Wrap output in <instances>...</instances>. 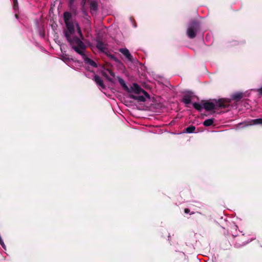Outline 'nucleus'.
<instances>
[{"label": "nucleus", "instance_id": "obj_1", "mask_svg": "<svg viewBox=\"0 0 262 262\" xmlns=\"http://www.w3.org/2000/svg\"><path fill=\"white\" fill-rule=\"evenodd\" d=\"M72 14L69 12H65L63 14V19L66 24L67 29L64 33L67 40L71 45L77 40L83 39L80 26L77 22H73L71 20Z\"/></svg>", "mask_w": 262, "mask_h": 262}, {"label": "nucleus", "instance_id": "obj_2", "mask_svg": "<svg viewBox=\"0 0 262 262\" xmlns=\"http://www.w3.org/2000/svg\"><path fill=\"white\" fill-rule=\"evenodd\" d=\"M126 92L134 93L135 95L130 94V98L139 102H145L147 99H149L148 94L136 83H134L129 88H128Z\"/></svg>", "mask_w": 262, "mask_h": 262}, {"label": "nucleus", "instance_id": "obj_3", "mask_svg": "<svg viewBox=\"0 0 262 262\" xmlns=\"http://www.w3.org/2000/svg\"><path fill=\"white\" fill-rule=\"evenodd\" d=\"M81 39H82L77 40L76 41L73 43L72 42L70 45L71 47L76 52L82 56L84 62L86 64L92 67L96 68L97 67V63L92 59L88 57L85 54V46Z\"/></svg>", "mask_w": 262, "mask_h": 262}, {"label": "nucleus", "instance_id": "obj_4", "mask_svg": "<svg viewBox=\"0 0 262 262\" xmlns=\"http://www.w3.org/2000/svg\"><path fill=\"white\" fill-rule=\"evenodd\" d=\"M230 101L226 99H213L203 103V108L206 111H212L218 108H227Z\"/></svg>", "mask_w": 262, "mask_h": 262}, {"label": "nucleus", "instance_id": "obj_5", "mask_svg": "<svg viewBox=\"0 0 262 262\" xmlns=\"http://www.w3.org/2000/svg\"><path fill=\"white\" fill-rule=\"evenodd\" d=\"M199 29V24L196 21H192L188 25L187 30V35L190 38H193L196 36V33Z\"/></svg>", "mask_w": 262, "mask_h": 262}, {"label": "nucleus", "instance_id": "obj_6", "mask_svg": "<svg viewBox=\"0 0 262 262\" xmlns=\"http://www.w3.org/2000/svg\"><path fill=\"white\" fill-rule=\"evenodd\" d=\"M242 125H243V126H248L253 125H262V118L251 119L238 124L239 126Z\"/></svg>", "mask_w": 262, "mask_h": 262}, {"label": "nucleus", "instance_id": "obj_7", "mask_svg": "<svg viewBox=\"0 0 262 262\" xmlns=\"http://www.w3.org/2000/svg\"><path fill=\"white\" fill-rule=\"evenodd\" d=\"M103 75L112 82L115 81V74L114 72L110 70H106L103 72Z\"/></svg>", "mask_w": 262, "mask_h": 262}, {"label": "nucleus", "instance_id": "obj_8", "mask_svg": "<svg viewBox=\"0 0 262 262\" xmlns=\"http://www.w3.org/2000/svg\"><path fill=\"white\" fill-rule=\"evenodd\" d=\"M192 93L191 92H188L183 96L182 101L186 104H190L192 99Z\"/></svg>", "mask_w": 262, "mask_h": 262}, {"label": "nucleus", "instance_id": "obj_9", "mask_svg": "<svg viewBox=\"0 0 262 262\" xmlns=\"http://www.w3.org/2000/svg\"><path fill=\"white\" fill-rule=\"evenodd\" d=\"M119 51L123 54L129 61H133V57L127 49L121 48Z\"/></svg>", "mask_w": 262, "mask_h": 262}, {"label": "nucleus", "instance_id": "obj_10", "mask_svg": "<svg viewBox=\"0 0 262 262\" xmlns=\"http://www.w3.org/2000/svg\"><path fill=\"white\" fill-rule=\"evenodd\" d=\"M98 4L97 2L92 1L90 3V10L92 14H96L97 11Z\"/></svg>", "mask_w": 262, "mask_h": 262}, {"label": "nucleus", "instance_id": "obj_11", "mask_svg": "<svg viewBox=\"0 0 262 262\" xmlns=\"http://www.w3.org/2000/svg\"><path fill=\"white\" fill-rule=\"evenodd\" d=\"M94 80L97 84L99 85L101 88L104 89L105 88L103 80L100 76L95 75L94 77Z\"/></svg>", "mask_w": 262, "mask_h": 262}, {"label": "nucleus", "instance_id": "obj_12", "mask_svg": "<svg viewBox=\"0 0 262 262\" xmlns=\"http://www.w3.org/2000/svg\"><path fill=\"white\" fill-rule=\"evenodd\" d=\"M96 47L101 51L104 52L106 50L105 45L101 41H97Z\"/></svg>", "mask_w": 262, "mask_h": 262}, {"label": "nucleus", "instance_id": "obj_13", "mask_svg": "<svg viewBox=\"0 0 262 262\" xmlns=\"http://www.w3.org/2000/svg\"><path fill=\"white\" fill-rule=\"evenodd\" d=\"M117 78H118L119 83L122 86L123 89L126 91V90H128V87L126 84L125 81L122 78H121L120 77H118Z\"/></svg>", "mask_w": 262, "mask_h": 262}, {"label": "nucleus", "instance_id": "obj_14", "mask_svg": "<svg viewBox=\"0 0 262 262\" xmlns=\"http://www.w3.org/2000/svg\"><path fill=\"white\" fill-rule=\"evenodd\" d=\"M214 119L210 118L205 120L203 122V125L205 126H209L213 124L214 123Z\"/></svg>", "mask_w": 262, "mask_h": 262}, {"label": "nucleus", "instance_id": "obj_15", "mask_svg": "<svg viewBox=\"0 0 262 262\" xmlns=\"http://www.w3.org/2000/svg\"><path fill=\"white\" fill-rule=\"evenodd\" d=\"M193 106L197 110L201 111L203 108V105H202L201 104L194 102L192 103Z\"/></svg>", "mask_w": 262, "mask_h": 262}, {"label": "nucleus", "instance_id": "obj_16", "mask_svg": "<svg viewBox=\"0 0 262 262\" xmlns=\"http://www.w3.org/2000/svg\"><path fill=\"white\" fill-rule=\"evenodd\" d=\"M243 97V94L242 93H236L232 95V98L233 99L237 100L240 99Z\"/></svg>", "mask_w": 262, "mask_h": 262}, {"label": "nucleus", "instance_id": "obj_17", "mask_svg": "<svg viewBox=\"0 0 262 262\" xmlns=\"http://www.w3.org/2000/svg\"><path fill=\"white\" fill-rule=\"evenodd\" d=\"M195 126L191 125L186 128L185 132L187 133L191 134L193 133L195 131Z\"/></svg>", "mask_w": 262, "mask_h": 262}, {"label": "nucleus", "instance_id": "obj_18", "mask_svg": "<svg viewBox=\"0 0 262 262\" xmlns=\"http://www.w3.org/2000/svg\"><path fill=\"white\" fill-rule=\"evenodd\" d=\"M75 0H69V4L71 9H72L74 6Z\"/></svg>", "mask_w": 262, "mask_h": 262}, {"label": "nucleus", "instance_id": "obj_19", "mask_svg": "<svg viewBox=\"0 0 262 262\" xmlns=\"http://www.w3.org/2000/svg\"><path fill=\"white\" fill-rule=\"evenodd\" d=\"M257 91L259 92V94L260 95H262V87L260 88V89H258Z\"/></svg>", "mask_w": 262, "mask_h": 262}, {"label": "nucleus", "instance_id": "obj_20", "mask_svg": "<svg viewBox=\"0 0 262 262\" xmlns=\"http://www.w3.org/2000/svg\"><path fill=\"white\" fill-rule=\"evenodd\" d=\"M109 56H110V57L111 59H113L114 60H116V57L114 56V55H109Z\"/></svg>", "mask_w": 262, "mask_h": 262}, {"label": "nucleus", "instance_id": "obj_21", "mask_svg": "<svg viewBox=\"0 0 262 262\" xmlns=\"http://www.w3.org/2000/svg\"><path fill=\"white\" fill-rule=\"evenodd\" d=\"M82 11L83 13L85 15H87V13H86V11L84 10V8H83L82 9Z\"/></svg>", "mask_w": 262, "mask_h": 262}, {"label": "nucleus", "instance_id": "obj_22", "mask_svg": "<svg viewBox=\"0 0 262 262\" xmlns=\"http://www.w3.org/2000/svg\"><path fill=\"white\" fill-rule=\"evenodd\" d=\"M14 8L15 9H16V8L17 7V3H15V2H14Z\"/></svg>", "mask_w": 262, "mask_h": 262}, {"label": "nucleus", "instance_id": "obj_23", "mask_svg": "<svg viewBox=\"0 0 262 262\" xmlns=\"http://www.w3.org/2000/svg\"><path fill=\"white\" fill-rule=\"evenodd\" d=\"M184 211L186 213H188L189 212V210L188 209H185Z\"/></svg>", "mask_w": 262, "mask_h": 262}, {"label": "nucleus", "instance_id": "obj_24", "mask_svg": "<svg viewBox=\"0 0 262 262\" xmlns=\"http://www.w3.org/2000/svg\"><path fill=\"white\" fill-rule=\"evenodd\" d=\"M248 242H246V243H244V244H242V245H245V244H248Z\"/></svg>", "mask_w": 262, "mask_h": 262}]
</instances>
